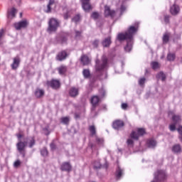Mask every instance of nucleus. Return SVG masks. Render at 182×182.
<instances>
[{"label":"nucleus","instance_id":"64","mask_svg":"<svg viewBox=\"0 0 182 182\" xmlns=\"http://www.w3.org/2000/svg\"><path fill=\"white\" fill-rule=\"evenodd\" d=\"M118 73H120V71H118Z\"/></svg>","mask_w":182,"mask_h":182},{"label":"nucleus","instance_id":"62","mask_svg":"<svg viewBox=\"0 0 182 182\" xmlns=\"http://www.w3.org/2000/svg\"><path fill=\"white\" fill-rule=\"evenodd\" d=\"M119 151H122V149H119Z\"/></svg>","mask_w":182,"mask_h":182},{"label":"nucleus","instance_id":"13","mask_svg":"<svg viewBox=\"0 0 182 182\" xmlns=\"http://www.w3.org/2000/svg\"><path fill=\"white\" fill-rule=\"evenodd\" d=\"M60 170L62 171H72V165L70 162H64L61 164Z\"/></svg>","mask_w":182,"mask_h":182},{"label":"nucleus","instance_id":"22","mask_svg":"<svg viewBox=\"0 0 182 182\" xmlns=\"http://www.w3.org/2000/svg\"><path fill=\"white\" fill-rule=\"evenodd\" d=\"M170 12L171 15H177L180 12V7L177 4H173L170 9Z\"/></svg>","mask_w":182,"mask_h":182},{"label":"nucleus","instance_id":"56","mask_svg":"<svg viewBox=\"0 0 182 182\" xmlns=\"http://www.w3.org/2000/svg\"><path fill=\"white\" fill-rule=\"evenodd\" d=\"M16 2H17L18 6H21V0H16Z\"/></svg>","mask_w":182,"mask_h":182},{"label":"nucleus","instance_id":"24","mask_svg":"<svg viewBox=\"0 0 182 182\" xmlns=\"http://www.w3.org/2000/svg\"><path fill=\"white\" fill-rule=\"evenodd\" d=\"M80 62L82 63L83 66H86L90 63L89 57L87 55H82L80 58Z\"/></svg>","mask_w":182,"mask_h":182},{"label":"nucleus","instance_id":"51","mask_svg":"<svg viewBox=\"0 0 182 182\" xmlns=\"http://www.w3.org/2000/svg\"><path fill=\"white\" fill-rule=\"evenodd\" d=\"M16 136H17L18 141H22V140H21V139H22L23 135L21 134H18Z\"/></svg>","mask_w":182,"mask_h":182},{"label":"nucleus","instance_id":"8","mask_svg":"<svg viewBox=\"0 0 182 182\" xmlns=\"http://www.w3.org/2000/svg\"><path fill=\"white\" fill-rule=\"evenodd\" d=\"M28 25H29V22L26 19L19 21L18 23H14V27L16 31H21L22 28H28Z\"/></svg>","mask_w":182,"mask_h":182},{"label":"nucleus","instance_id":"19","mask_svg":"<svg viewBox=\"0 0 182 182\" xmlns=\"http://www.w3.org/2000/svg\"><path fill=\"white\" fill-rule=\"evenodd\" d=\"M102 167H104L105 168H107V167H109V165L107 164V162H105V164L103 165V166L100 164V161H96L94 163L95 170H100V168H102Z\"/></svg>","mask_w":182,"mask_h":182},{"label":"nucleus","instance_id":"50","mask_svg":"<svg viewBox=\"0 0 182 182\" xmlns=\"http://www.w3.org/2000/svg\"><path fill=\"white\" fill-rule=\"evenodd\" d=\"M127 104L126 103H122V109H123L124 110H126L127 109Z\"/></svg>","mask_w":182,"mask_h":182},{"label":"nucleus","instance_id":"53","mask_svg":"<svg viewBox=\"0 0 182 182\" xmlns=\"http://www.w3.org/2000/svg\"><path fill=\"white\" fill-rule=\"evenodd\" d=\"M64 19H69V13L67 12L64 14Z\"/></svg>","mask_w":182,"mask_h":182},{"label":"nucleus","instance_id":"37","mask_svg":"<svg viewBox=\"0 0 182 182\" xmlns=\"http://www.w3.org/2000/svg\"><path fill=\"white\" fill-rule=\"evenodd\" d=\"M99 43H100V41L99 39H95L92 42V45L95 49H97V48H99Z\"/></svg>","mask_w":182,"mask_h":182},{"label":"nucleus","instance_id":"2","mask_svg":"<svg viewBox=\"0 0 182 182\" xmlns=\"http://www.w3.org/2000/svg\"><path fill=\"white\" fill-rule=\"evenodd\" d=\"M138 26H131L125 33H119L117 35V39L119 42L127 41V45L124 47L125 52H130L133 48L134 36L137 33Z\"/></svg>","mask_w":182,"mask_h":182},{"label":"nucleus","instance_id":"10","mask_svg":"<svg viewBox=\"0 0 182 182\" xmlns=\"http://www.w3.org/2000/svg\"><path fill=\"white\" fill-rule=\"evenodd\" d=\"M27 145L28 141H18V142L16 144V148L18 153H22V151H25V148Z\"/></svg>","mask_w":182,"mask_h":182},{"label":"nucleus","instance_id":"31","mask_svg":"<svg viewBox=\"0 0 182 182\" xmlns=\"http://www.w3.org/2000/svg\"><path fill=\"white\" fill-rule=\"evenodd\" d=\"M162 40L164 43H168V41H170V33H165L163 36Z\"/></svg>","mask_w":182,"mask_h":182},{"label":"nucleus","instance_id":"42","mask_svg":"<svg viewBox=\"0 0 182 182\" xmlns=\"http://www.w3.org/2000/svg\"><path fill=\"white\" fill-rule=\"evenodd\" d=\"M127 144H128L129 147H133L134 141L132 139H128L127 141Z\"/></svg>","mask_w":182,"mask_h":182},{"label":"nucleus","instance_id":"3","mask_svg":"<svg viewBox=\"0 0 182 182\" xmlns=\"http://www.w3.org/2000/svg\"><path fill=\"white\" fill-rule=\"evenodd\" d=\"M59 26H60V22L55 18H51L48 21V26L46 31L48 33H55Z\"/></svg>","mask_w":182,"mask_h":182},{"label":"nucleus","instance_id":"63","mask_svg":"<svg viewBox=\"0 0 182 182\" xmlns=\"http://www.w3.org/2000/svg\"><path fill=\"white\" fill-rule=\"evenodd\" d=\"M104 79H106V75H105V77H104Z\"/></svg>","mask_w":182,"mask_h":182},{"label":"nucleus","instance_id":"52","mask_svg":"<svg viewBox=\"0 0 182 182\" xmlns=\"http://www.w3.org/2000/svg\"><path fill=\"white\" fill-rule=\"evenodd\" d=\"M44 132H46V136H48V135H49V129H48V127H45V128H43V129Z\"/></svg>","mask_w":182,"mask_h":182},{"label":"nucleus","instance_id":"29","mask_svg":"<svg viewBox=\"0 0 182 182\" xmlns=\"http://www.w3.org/2000/svg\"><path fill=\"white\" fill-rule=\"evenodd\" d=\"M100 18V14L97 11H93L90 15V18L94 19V21H97Z\"/></svg>","mask_w":182,"mask_h":182},{"label":"nucleus","instance_id":"32","mask_svg":"<svg viewBox=\"0 0 182 182\" xmlns=\"http://www.w3.org/2000/svg\"><path fill=\"white\" fill-rule=\"evenodd\" d=\"M58 70L60 75H65L66 73V71L68 70V68H66V66L62 65L58 68Z\"/></svg>","mask_w":182,"mask_h":182},{"label":"nucleus","instance_id":"58","mask_svg":"<svg viewBox=\"0 0 182 182\" xmlns=\"http://www.w3.org/2000/svg\"><path fill=\"white\" fill-rule=\"evenodd\" d=\"M90 146H91V149H93V144H91Z\"/></svg>","mask_w":182,"mask_h":182},{"label":"nucleus","instance_id":"28","mask_svg":"<svg viewBox=\"0 0 182 182\" xmlns=\"http://www.w3.org/2000/svg\"><path fill=\"white\" fill-rule=\"evenodd\" d=\"M156 144H157V143L154 139H149L147 141V145L149 149H154L156 147Z\"/></svg>","mask_w":182,"mask_h":182},{"label":"nucleus","instance_id":"35","mask_svg":"<svg viewBox=\"0 0 182 182\" xmlns=\"http://www.w3.org/2000/svg\"><path fill=\"white\" fill-rule=\"evenodd\" d=\"M176 59V54L175 53H169L167 55V60H169V62H173Z\"/></svg>","mask_w":182,"mask_h":182},{"label":"nucleus","instance_id":"15","mask_svg":"<svg viewBox=\"0 0 182 182\" xmlns=\"http://www.w3.org/2000/svg\"><path fill=\"white\" fill-rule=\"evenodd\" d=\"M105 17L111 16V18H113V16H114V11L111 10L110 7H109L108 6H105Z\"/></svg>","mask_w":182,"mask_h":182},{"label":"nucleus","instance_id":"47","mask_svg":"<svg viewBox=\"0 0 182 182\" xmlns=\"http://www.w3.org/2000/svg\"><path fill=\"white\" fill-rule=\"evenodd\" d=\"M96 141H97V144H103V139H102L97 137L96 138Z\"/></svg>","mask_w":182,"mask_h":182},{"label":"nucleus","instance_id":"39","mask_svg":"<svg viewBox=\"0 0 182 182\" xmlns=\"http://www.w3.org/2000/svg\"><path fill=\"white\" fill-rule=\"evenodd\" d=\"M151 66L152 68V69H154V70H156V69H159V63L154 61L151 63Z\"/></svg>","mask_w":182,"mask_h":182},{"label":"nucleus","instance_id":"21","mask_svg":"<svg viewBox=\"0 0 182 182\" xmlns=\"http://www.w3.org/2000/svg\"><path fill=\"white\" fill-rule=\"evenodd\" d=\"M123 169L118 166L115 173L116 180H120V178H122L123 176Z\"/></svg>","mask_w":182,"mask_h":182},{"label":"nucleus","instance_id":"6","mask_svg":"<svg viewBox=\"0 0 182 182\" xmlns=\"http://www.w3.org/2000/svg\"><path fill=\"white\" fill-rule=\"evenodd\" d=\"M46 85L48 87H51V89H54V90H58V89L60 87V81L58 80H51L47 81Z\"/></svg>","mask_w":182,"mask_h":182},{"label":"nucleus","instance_id":"16","mask_svg":"<svg viewBox=\"0 0 182 182\" xmlns=\"http://www.w3.org/2000/svg\"><path fill=\"white\" fill-rule=\"evenodd\" d=\"M57 42L58 43H60L63 45V43H66L68 42V36L65 34H61L57 37Z\"/></svg>","mask_w":182,"mask_h":182},{"label":"nucleus","instance_id":"34","mask_svg":"<svg viewBox=\"0 0 182 182\" xmlns=\"http://www.w3.org/2000/svg\"><path fill=\"white\" fill-rule=\"evenodd\" d=\"M157 79H161L162 82H164L166 80V74L163 72H160L157 75H156Z\"/></svg>","mask_w":182,"mask_h":182},{"label":"nucleus","instance_id":"14","mask_svg":"<svg viewBox=\"0 0 182 182\" xmlns=\"http://www.w3.org/2000/svg\"><path fill=\"white\" fill-rule=\"evenodd\" d=\"M124 126V122L122 120H116L115 122H113L112 124V127L115 130H119V129H122Z\"/></svg>","mask_w":182,"mask_h":182},{"label":"nucleus","instance_id":"61","mask_svg":"<svg viewBox=\"0 0 182 182\" xmlns=\"http://www.w3.org/2000/svg\"><path fill=\"white\" fill-rule=\"evenodd\" d=\"M149 73V70H146V73Z\"/></svg>","mask_w":182,"mask_h":182},{"label":"nucleus","instance_id":"46","mask_svg":"<svg viewBox=\"0 0 182 182\" xmlns=\"http://www.w3.org/2000/svg\"><path fill=\"white\" fill-rule=\"evenodd\" d=\"M51 150L53 151L54 150H56V144H55V142H51L50 144Z\"/></svg>","mask_w":182,"mask_h":182},{"label":"nucleus","instance_id":"27","mask_svg":"<svg viewBox=\"0 0 182 182\" xmlns=\"http://www.w3.org/2000/svg\"><path fill=\"white\" fill-rule=\"evenodd\" d=\"M18 12V10L15 9V7L11 8V11H8V18L10 16H12V18H15L16 16V13Z\"/></svg>","mask_w":182,"mask_h":182},{"label":"nucleus","instance_id":"4","mask_svg":"<svg viewBox=\"0 0 182 182\" xmlns=\"http://www.w3.org/2000/svg\"><path fill=\"white\" fill-rule=\"evenodd\" d=\"M154 180L156 182H164L167 180V173L164 170H158L154 173Z\"/></svg>","mask_w":182,"mask_h":182},{"label":"nucleus","instance_id":"45","mask_svg":"<svg viewBox=\"0 0 182 182\" xmlns=\"http://www.w3.org/2000/svg\"><path fill=\"white\" fill-rule=\"evenodd\" d=\"M146 82V78L142 77L139 80V85L140 86H143V85H144V83Z\"/></svg>","mask_w":182,"mask_h":182},{"label":"nucleus","instance_id":"18","mask_svg":"<svg viewBox=\"0 0 182 182\" xmlns=\"http://www.w3.org/2000/svg\"><path fill=\"white\" fill-rule=\"evenodd\" d=\"M69 95L71 97H76V96L79 95V89L73 87L69 90Z\"/></svg>","mask_w":182,"mask_h":182},{"label":"nucleus","instance_id":"33","mask_svg":"<svg viewBox=\"0 0 182 182\" xmlns=\"http://www.w3.org/2000/svg\"><path fill=\"white\" fill-rule=\"evenodd\" d=\"M82 75L85 79H89V77H90V70H89V69H84L82 70Z\"/></svg>","mask_w":182,"mask_h":182},{"label":"nucleus","instance_id":"9","mask_svg":"<svg viewBox=\"0 0 182 182\" xmlns=\"http://www.w3.org/2000/svg\"><path fill=\"white\" fill-rule=\"evenodd\" d=\"M100 102V98L97 95H94L90 99V103L92 105V110H96V107H97L99 102Z\"/></svg>","mask_w":182,"mask_h":182},{"label":"nucleus","instance_id":"17","mask_svg":"<svg viewBox=\"0 0 182 182\" xmlns=\"http://www.w3.org/2000/svg\"><path fill=\"white\" fill-rule=\"evenodd\" d=\"M34 95L37 99H41L43 96H45V90L41 88H36Z\"/></svg>","mask_w":182,"mask_h":182},{"label":"nucleus","instance_id":"54","mask_svg":"<svg viewBox=\"0 0 182 182\" xmlns=\"http://www.w3.org/2000/svg\"><path fill=\"white\" fill-rule=\"evenodd\" d=\"M75 119H80V115H79V114H75Z\"/></svg>","mask_w":182,"mask_h":182},{"label":"nucleus","instance_id":"23","mask_svg":"<svg viewBox=\"0 0 182 182\" xmlns=\"http://www.w3.org/2000/svg\"><path fill=\"white\" fill-rule=\"evenodd\" d=\"M172 151L175 153V154H178L181 153L182 151L181 145H180V144H176L173 145L172 147Z\"/></svg>","mask_w":182,"mask_h":182},{"label":"nucleus","instance_id":"12","mask_svg":"<svg viewBox=\"0 0 182 182\" xmlns=\"http://www.w3.org/2000/svg\"><path fill=\"white\" fill-rule=\"evenodd\" d=\"M68 58V53L65 50H63L58 53L56 55V60H58L59 62H62V60H65Z\"/></svg>","mask_w":182,"mask_h":182},{"label":"nucleus","instance_id":"59","mask_svg":"<svg viewBox=\"0 0 182 182\" xmlns=\"http://www.w3.org/2000/svg\"><path fill=\"white\" fill-rule=\"evenodd\" d=\"M122 66H124V63L122 62Z\"/></svg>","mask_w":182,"mask_h":182},{"label":"nucleus","instance_id":"25","mask_svg":"<svg viewBox=\"0 0 182 182\" xmlns=\"http://www.w3.org/2000/svg\"><path fill=\"white\" fill-rule=\"evenodd\" d=\"M55 4V0H50L47 5V9L45 11L46 14H50L52 12V5Z\"/></svg>","mask_w":182,"mask_h":182},{"label":"nucleus","instance_id":"36","mask_svg":"<svg viewBox=\"0 0 182 182\" xmlns=\"http://www.w3.org/2000/svg\"><path fill=\"white\" fill-rule=\"evenodd\" d=\"M81 16L80 14H76L73 18L72 22H75V23H77V22H80Z\"/></svg>","mask_w":182,"mask_h":182},{"label":"nucleus","instance_id":"20","mask_svg":"<svg viewBox=\"0 0 182 182\" xmlns=\"http://www.w3.org/2000/svg\"><path fill=\"white\" fill-rule=\"evenodd\" d=\"M102 45L103 48H109L110 45H112V37L105 38L102 41Z\"/></svg>","mask_w":182,"mask_h":182},{"label":"nucleus","instance_id":"30","mask_svg":"<svg viewBox=\"0 0 182 182\" xmlns=\"http://www.w3.org/2000/svg\"><path fill=\"white\" fill-rule=\"evenodd\" d=\"M40 153L43 157H48L49 154V151H48V149L46 147H43V149H41Z\"/></svg>","mask_w":182,"mask_h":182},{"label":"nucleus","instance_id":"38","mask_svg":"<svg viewBox=\"0 0 182 182\" xmlns=\"http://www.w3.org/2000/svg\"><path fill=\"white\" fill-rule=\"evenodd\" d=\"M89 130L92 136H95V134H96V127H95V125L90 126Z\"/></svg>","mask_w":182,"mask_h":182},{"label":"nucleus","instance_id":"5","mask_svg":"<svg viewBox=\"0 0 182 182\" xmlns=\"http://www.w3.org/2000/svg\"><path fill=\"white\" fill-rule=\"evenodd\" d=\"M144 134H146V129L144 128H138L137 132H136V131H132L130 137L134 140H139V137H140V136H144Z\"/></svg>","mask_w":182,"mask_h":182},{"label":"nucleus","instance_id":"41","mask_svg":"<svg viewBox=\"0 0 182 182\" xmlns=\"http://www.w3.org/2000/svg\"><path fill=\"white\" fill-rule=\"evenodd\" d=\"M61 122L63 123V124H68L70 122L69 117H65L61 118Z\"/></svg>","mask_w":182,"mask_h":182},{"label":"nucleus","instance_id":"48","mask_svg":"<svg viewBox=\"0 0 182 182\" xmlns=\"http://www.w3.org/2000/svg\"><path fill=\"white\" fill-rule=\"evenodd\" d=\"M75 38H80V35H82V31H75Z\"/></svg>","mask_w":182,"mask_h":182},{"label":"nucleus","instance_id":"55","mask_svg":"<svg viewBox=\"0 0 182 182\" xmlns=\"http://www.w3.org/2000/svg\"><path fill=\"white\" fill-rule=\"evenodd\" d=\"M3 35H4V30L2 29V30L0 31V39H1V38H2Z\"/></svg>","mask_w":182,"mask_h":182},{"label":"nucleus","instance_id":"40","mask_svg":"<svg viewBox=\"0 0 182 182\" xmlns=\"http://www.w3.org/2000/svg\"><path fill=\"white\" fill-rule=\"evenodd\" d=\"M99 93H100V99H103V97H105V96H106V90H105V89H103V88L100 90Z\"/></svg>","mask_w":182,"mask_h":182},{"label":"nucleus","instance_id":"26","mask_svg":"<svg viewBox=\"0 0 182 182\" xmlns=\"http://www.w3.org/2000/svg\"><path fill=\"white\" fill-rule=\"evenodd\" d=\"M27 144H28V147L30 149H32L35 144H36V140H35V136L30 137L28 139V142H27Z\"/></svg>","mask_w":182,"mask_h":182},{"label":"nucleus","instance_id":"44","mask_svg":"<svg viewBox=\"0 0 182 182\" xmlns=\"http://www.w3.org/2000/svg\"><path fill=\"white\" fill-rule=\"evenodd\" d=\"M164 22L165 23H170V16L164 15Z\"/></svg>","mask_w":182,"mask_h":182},{"label":"nucleus","instance_id":"7","mask_svg":"<svg viewBox=\"0 0 182 182\" xmlns=\"http://www.w3.org/2000/svg\"><path fill=\"white\" fill-rule=\"evenodd\" d=\"M82 8L85 12L89 13L93 10V6L90 4V0H81Z\"/></svg>","mask_w":182,"mask_h":182},{"label":"nucleus","instance_id":"43","mask_svg":"<svg viewBox=\"0 0 182 182\" xmlns=\"http://www.w3.org/2000/svg\"><path fill=\"white\" fill-rule=\"evenodd\" d=\"M21 162L20 160H17L14 163V166L16 168H18V167H19V166H21Z\"/></svg>","mask_w":182,"mask_h":182},{"label":"nucleus","instance_id":"11","mask_svg":"<svg viewBox=\"0 0 182 182\" xmlns=\"http://www.w3.org/2000/svg\"><path fill=\"white\" fill-rule=\"evenodd\" d=\"M14 62L11 64V69L13 70H16L18 68H19V65L21 63V58H19L18 55H17L16 58L13 59Z\"/></svg>","mask_w":182,"mask_h":182},{"label":"nucleus","instance_id":"60","mask_svg":"<svg viewBox=\"0 0 182 182\" xmlns=\"http://www.w3.org/2000/svg\"><path fill=\"white\" fill-rule=\"evenodd\" d=\"M20 16L22 17V13H20Z\"/></svg>","mask_w":182,"mask_h":182},{"label":"nucleus","instance_id":"49","mask_svg":"<svg viewBox=\"0 0 182 182\" xmlns=\"http://www.w3.org/2000/svg\"><path fill=\"white\" fill-rule=\"evenodd\" d=\"M120 11H121V15H123V12L126 11V6H124V5H122L120 8Z\"/></svg>","mask_w":182,"mask_h":182},{"label":"nucleus","instance_id":"1","mask_svg":"<svg viewBox=\"0 0 182 182\" xmlns=\"http://www.w3.org/2000/svg\"><path fill=\"white\" fill-rule=\"evenodd\" d=\"M107 68H109V59L105 55L102 56L101 60L97 58L95 60V75L90 79L91 83H95L97 79L103 80L105 79L103 75H105V70H107Z\"/></svg>","mask_w":182,"mask_h":182},{"label":"nucleus","instance_id":"57","mask_svg":"<svg viewBox=\"0 0 182 182\" xmlns=\"http://www.w3.org/2000/svg\"><path fill=\"white\" fill-rule=\"evenodd\" d=\"M19 153L23 156V157H25V151H22L21 152Z\"/></svg>","mask_w":182,"mask_h":182}]
</instances>
